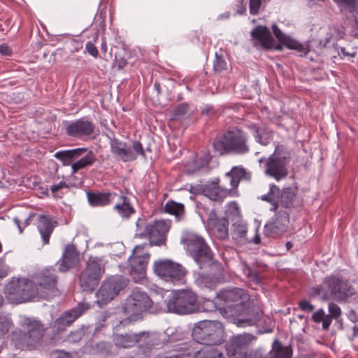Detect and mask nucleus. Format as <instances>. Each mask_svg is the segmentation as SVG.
I'll return each mask as SVG.
<instances>
[{
    "mask_svg": "<svg viewBox=\"0 0 358 358\" xmlns=\"http://www.w3.org/2000/svg\"><path fill=\"white\" fill-rule=\"evenodd\" d=\"M21 329L13 331L11 341L17 349L36 347L43 337L45 329L43 324L32 317H24L20 322Z\"/></svg>",
    "mask_w": 358,
    "mask_h": 358,
    "instance_id": "nucleus-3",
    "label": "nucleus"
},
{
    "mask_svg": "<svg viewBox=\"0 0 358 358\" xmlns=\"http://www.w3.org/2000/svg\"><path fill=\"white\" fill-rule=\"evenodd\" d=\"M271 156L278 159H283V161L287 162H289L290 159V153L283 145H277L273 153Z\"/></svg>",
    "mask_w": 358,
    "mask_h": 358,
    "instance_id": "nucleus-46",
    "label": "nucleus"
},
{
    "mask_svg": "<svg viewBox=\"0 0 358 358\" xmlns=\"http://www.w3.org/2000/svg\"><path fill=\"white\" fill-rule=\"evenodd\" d=\"M266 175L271 176L279 181L288 175V169L287 165L288 162L283 161V159H278L273 157L269 156L266 160Z\"/></svg>",
    "mask_w": 358,
    "mask_h": 358,
    "instance_id": "nucleus-20",
    "label": "nucleus"
},
{
    "mask_svg": "<svg viewBox=\"0 0 358 358\" xmlns=\"http://www.w3.org/2000/svg\"><path fill=\"white\" fill-rule=\"evenodd\" d=\"M243 313L238 319V324L241 326H252L257 324L261 319L263 312L261 308L256 304L249 303L246 307L242 308Z\"/></svg>",
    "mask_w": 358,
    "mask_h": 358,
    "instance_id": "nucleus-23",
    "label": "nucleus"
},
{
    "mask_svg": "<svg viewBox=\"0 0 358 358\" xmlns=\"http://www.w3.org/2000/svg\"><path fill=\"white\" fill-rule=\"evenodd\" d=\"M162 336L164 337V335L156 332L143 331L138 334L137 343H139L143 353L147 354L152 349L159 348L163 345Z\"/></svg>",
    "mask_w": 358,
    "mask_h": 358,
    "instance_id": "nucleus-21",
    "label": "nucleus"
},
{
    "mask_svg": "<svg viewBox=\"0 0 358 358\" xmlns=\"http://www.w3.org/2000/svg\"><path fill=\"white\" fill-rule=\"evenodd\" d=\"M152 306V301L143 292L134 289L127 298L123 305V312L129 315L128 317L121 321L123 325L141 319V313L148 310Z\"/></svg>",
    "mask_w": 358,
    "mask_h": 358,
    "instance_id": "nucleus-7",
    "label": "nucleus"
},
{
    "mask_svg": "<svg viewBox=\"0 0 358 358\" xmlns=\"http://www.w3.org/2000/svg\"><path fill=\"white\" fill-rule=\"evenodd\" d=\"M170 226V222L165 220H157L150 224L147 236L150 245L158 246L164 245Z\"/></svg>",
    "mask_w": 358,
    "mask_h": 358,
    "instance_id": "nucleus-17",
    "label": "nucleus"
},
{
    "mask_svg": "<svg viewBox=\"0 0 358 358\" xmlns=\"http://www.w3.org/2000/svg\"><path fill=\"white\" fill-rule=\"evenodd\" d=\"M153 271L161 279L173 283L182 282L187 273L183 266L170 259L155 261Z\"/></svg>",
    "mask_w": 358,
    "mask_h": 358,
    "instance_id": "nucleus-10",
    "label": "nucleus"
},
{
    "mask_svg": "<svg viewBox=\"0 0 358 358\" xmlns=\"http://www.w3.org/2000/svg\"><path fill=\"white\" fill-rule=\"evenodd\" d=\"M245 273L255 284H259L260 282V278L257 271H252L248 268L245 269Z\"/></svg>",
    "mask_w": 358,
    "mask_h": 358,
    "instance_id": "nucleus-58",
    "label": "nucleus"
},
{
    "mask_svg": "<svg viewBox=\"0 0 358 358\" xmlns=\"http://www.w3.org/2000/svg\"><path fill=\"white\" fill-rule=\"evenodd\" d=\"M13 324L12 320L9 318L0 319V338L3 337L9 331Z\"/></svg>",
    "mask_w": 358,
    "mask_h": 358,
    "instance_id": "nucleus-53",
    "label": "nucleus"
},
{
    "mask_svg": "<svg viewBox=\"0 0 358 358\" xmlns=\"http://www.w3.org/2000/svg\"><path fill=\"white\" fill-rule=\"evenodd\" d=\"M257 337L250 334H243L233 336L231 339V346L234 348V352H241V350L248 348Z\"/></svg>",
    "mask_w": 358,
    "mask_h": 358,
    "instance_id": "nucleus-33",
    "label": "nucleus"
},
{
    "mask_svg": "<svg viewBox=\"0 0 358 358\" xmlns=\"http://www.w3.org/2000/svg\"><path fill=\"white\" fill-rule=\"evenodd\" d=\"M31 282L38 287L39 294L56 295L58 293L57 288V276L53 266L48 267L34 274Z\"/></svg>",
    "mask_w": 358,
    "mask_h": 358,
    "instance_id": "nucleus-11",
    "label": "nucleus"
},
{
    "mask_svg": "<svg viewBox=\"0 0 358 358\" xmlns=\"http://www.w3.org/2000/svg\"><path fill=\"white\" fill-rule=\"evenodd\" d=\"M115 60L119 69H124L127 64V59L123 56H122L119 52L115 53Z\"/></svg>",
    "mask_w": 358,
    "mask_h": 358,
    "instance_id": "nucleus-59",
    "label": "nucleus"
},
{
    "mask_svg": "<svg viewBox=\"0 0 358 358\" xmlns=\"http://www.w3.org/2000/svg\"><path fill=\"white\" fill-rule=\"evenodd\" d=\"M9 272V266L2 260H0V280L6 277Z\"/></svg>",
    "mask_w": 358,
    "mask_h": 358,
    "instance_id": "nucleus-62",
    "label": "nucleus"
},
{
    "mask_svg": "<svg viewBox=\"0 0 358 358\" xmlns=\"http://www.w3.org/2000/svg\"><path fill=\"white\" fill-rule=\"evenodd\" d=\"M111 152L116 157L126 162L133 161L136 159L137 155L145 157V152L141 143L138 141H134L132 148L127 145L125 143L119 141L117 139L110 141Z\"/></svg>",
    "mask_w": 358,
    "mask_h": 358,
    "instance_id": "nucleus-14",
    "label": "nucleus"
},
{
    "mask_svg": "<svg viewBox=\"0 0 358 358\" xmlns=\"http://www.w3.org/2000/svg\"><path fill=\"white\" fill-rule=\"evenodd\" d=\"M114 210L124 219L130 217L136 212L129 199L122 195L120 196V201L114 206Z\"/></svg>",
    "mask_w": 358,
    "mask_h": 358,
    "instance_id": "nucleus-32",
    "label": "nucleus"
},
{
    "mask_svg": "<svg viewBox=\"0 0 358 358\" xmlns=\"http://www.w3.org/2000/svg\"><path fill=\"white\" fill-rule=\"evenodd\" d=\"M90 164V152L85 155L83 158L72 164L71 168L73 173L88 166Z\"/></svg>",
    "mask_w": 358,
    "mask_h": 358,
    "instance_id": "nucleus-52",
    "label": "nucleus"
},
{
    "mask_svg": "<svg viewBox=\"0 0 358 358\" xmlns=\"http://www.w3.org/2000/svg\"><path fill=\"white\" fill-rule=\"evenodd\" d=\"M112 194L109 192H91V206H105L110 204Z\"/></svg>",
    "mask_w": 358,
    "mask_h": 358,
    "instance_id": "nucleus-38",
    "label": "nucleus"
},
{
    "mask_svg": "<svg viewBox=\"0 0 358 358\" xmlns=\"http://www.w3.org/2000/svg\"><path fill=\"white\" fill-rule=\"evenodd\" d=\"M149 226L146 220L144 218H138L136 222V234L140 237H147L149 230Z\"/></svg>",
    "mask_w": 358,
    "mask_h": 358,
    "instance_id": "nucleus-48",
    "label": "nucleus"
},
{
    "mask_svg": "<svg viewBox=\"0 0 358 358\" xmlns=\"http://www.w3.org/2000/svg\"><path fill=\"white\" fill-rule=\"evenodd\" d=\"M231 358H269V357H265L263 355L262 348H258L255 350H251L249 352H238L233 353Z\"/></svg>",
    "mask_w": 358,
    "mask_h": 358,
    "instance_id": "nucleus-45",
    "label": "nucleus"
},
{
    "mask_svg": "<svg viewBox=\"0 0 358 358\" xmlns=\"http://www.w3.org/2000/svg\"><path fill=\"white\" fill-rule=\"evenodd\" d=\"M80 260V254L74 245L68 244L64 247L62 257L56 263L61 273H66L77 266Z\"/></svg>",
    "mask_w": 358,
    "mask_h": 358,
    "instance_id": "nucleus-18",
    "label": "nucleus"
},
{
    "mask_svg": "<svg viewBox=\"0 0 358 358\" xmlns=\"http://www.w3.org/2000/svg\"><path fill=\"white\" fill-rule=\"evenodd\" d=\"M128 284L129 280L121 275H115L108 278L103 281L101 287L97 291L95 303L99 307L107 304L117 296L120 291L123 290Z\"/></svg>",
    "mask_w": 358,
    "mask_h": 358,
    "instance_id": "nucleus-8",
    "label": "nucleus"
},
{
    "mask_svg": "<svg viewBox=\"0 0 358 358\" xmlns=\"http://www.w3.org/2000/svg\"><path fill=\"white\" fill-rule=\"evenodd\" d=\"M233 232L238 238H245L247 234V227L242 223H236L233 224Z\"/></svg>",
    "mask_w": 358,
    "mask_h": 358,
    "instance_id": "nucleus-54",
    "label": "nucleus"
},
{
    "mask_svg": "<svg viewBox=\"0 0 358 358\" xmlns=\"http://www.w3.org/2000/svg\"><path fill=\"white\" fill-rule=\"evenodd\" d=\"M196 282L202 287L213 289L215 286L216 279L209 275L199 273Z\"/></svg>",
    "mask_w": 358,
    "mask_h": 358,
    "instance_id": "nucleus-44",
    "label": "nucleus"
},
{
    "mask_svg": "<svg viewBox=\"0 0 358 358\" xmlns=\"http://www.w3.org/2000/svg\"><path fill=\"white\" fill-rule=\"evenodd\" d=\"M272 29L277 39L289 49L296 50L300 52H306V48L303 45L301 44L296 40L284 34L275 24L272 25Z\"/></svg>",
    "mask_w": 358,
    "mask_h": 358,
    "instance_id": "nucleus-28",
    "label": "nucleus"
},
{
    "mask_svg": "<svg viewBox=\"0 0 358 358\" xmlns=\"http://www.w3.org/2000/svg\"><path fill=\"white\" fill-rule=\"evenodd\" d=\"M106 261L103 257H94L91 260V286H96L105 273Z\"/></svg>",
    "mask_w": 358,
    "mask_h": 358,
    "instance_id": "nucleus-30",
    "label": "nucleus"
},
{
    "mask_svg": "<svg viewBox=\"0 0 358 358\" xmlns=\"http://www.w3.org/2000/svg\"><path fill=\"white\" fill-rule=\"evenodd\" d=\"M313 290L324 301L331 299L343 302L355 294V289L348 280L334 275L325 277L322 285L314 287Z\"/></svg>",
    "mask_w": 358,
    "mask_h": 358,
    "instance_id": "nucleus-2",
    "label": "nucleus"
},
{
    "mask_svg": "<svg viewBox=\"0 0 358 358\" xmlns=\"http://www.w3.org/2000/svg\"><path fill=\"white\" fill-rule=\"evenodd\" d=\"M189 111V106L187 103H182L178 105L173 110V119H180L183 117Z\"/></svg>",
    "mask_w": 358,
    "mask_h": 358,
    "instance_id": "nucleus-50",
    "label": "nucleus"
},
{
    "mask_svg": "<svg viewBox=\"0 0 358 358\" xmlns=\"http://www.w3.org/2000/svg\"><path fill=\"white\" fill-rule=\"evenodd\" d=\"M334 1L347 11L358 14V0H334Z\"/></svg>",
    "mask_w": 358,
    "mask_h": 358,
    "instance_id": "nucleus-43",
    "label": "nucleus"
},
{
    "mask_svg": "<svg viewBox=\"0 0 358 358\" xmlns=\"http://www.w3.org/2000/svg\"><path fill=\"white\" fill-rule=\"evenodd\" d=\"M213 147L214 152L220 155H245L250 150L247 133L237 127L230 128L222 135L216 137Z\"/></svg>",
    "mask_w": 358,
    "mask_h": 358,
    "instance_id": "nucleus-1",
    "label": "nucleus"
},
{
    "mask_svg": "<svg viewBox=\"0 0 358 358\" xmlns=\"http://www.w3.org/2000/svg\"><path fill=\"white\" fill-rule=\"evenodd\" d=\"M328 310L329 313L327 315L326 320L324 321V330H328L331 324L332 320H338L342 314L341 308L334 302L329 303Z\"/></svg>",
    "mask_w": 358,
    "mask_h": 358,
    "instance_id": "nucleus-40",
    "label": "nucleus"
},
{
    "mask_svg": "<svg viewBox=\"0 0 358 358\" xmlns=\"http://www.w3.org/2000/svg\"><path fill=\"white\" fill-rule=\"evenodd\" d=\"M164 358H189V347Z\"/></svg>",
    "mask_w": 358,
    "mask_h": 358,
    "instance_id": "nucleus-60",
    "label": "nucleus"
},
{
    "mask_svg": "<svg viewBox=\"0 0 358 358\" xmlns=\"http://www.w3.org/2000/svg\"><path fill=\"white\" fill-rule=\"evenodd\" d=\"M296 189L285 187L280 190L278 197V206L280 205L285 208H292L296 196Z\"/></svg>",
    "mask_w": 358,
    "mask_h": 358,
    "instance_id": "nucleus-34",
    "label": "nucleus"
},
{
    "mask_svg": "<svg viewBox=\"0 0 358 358\" xmlns=\"http://www.w3.org/2000/svg\"><path fill=\"white\" fill-rule=\"evenodd\" d=\"M225 177L229 180L231 190L238 187L241 180H249L250 174L245 169L239 166L233 167L231 171L225 174Z\"/></svg>",
    "mask_w": 358,
    "mask_h": 358,
    "instance_id": "nucleus-31",
    "label": "nucleus"
},
{
    "mask_svg": "<svg viewBox=\"0 0 358 358\" xmlns=\"http://www.w3.org/2000/svg\"><path fill=\"white\" fill-rule=\"evenodd\" d=\"M248 128L252 132L255 141L261 145H268L273 138V131L264 125L251 124Z\"/></svg>",
    "mask_w": 358,
    "mask_h": 358,
    "instance_id": "nucleus-26",
    "label": "nucleus"
},
{
    "mask_svg": "<svg viewBox=\"0 0 358 358\" xmlns=\"http://www.w3.org/2000/svg\"><path fill=\"white\" fill-rule=\"evenodd\" d=\"M105 18H106V11L103 10H101L98 14L96 15L94 17V21L97 23L100 27V30L101 31L104 29L105 26Z\"/></svg>",
    "mask_w": 358,
    "mask_h": 358,
    "instance_id": "nucleus-56",
    "label": "nucleus"
},
{
    "mask_svg": "<svg viewBox=\"0 0 358 358\" xmlns=\"http://www.w3.org/2000/svg\"><path fill=\"white\" fill-rule=\"evenodd\" d=\"M90 264L87 263V269L83 271L80 275V284L84 291H87L90 289V271L88 268Z\"/></svg>",
    "mask_w": 358,
    "mask_h": 358,
    "instance_id": "nucleus-51",
    "label": "nucleus"
},
{
    "mask_svg": "<svg viewBox=\"0 0 358 358\" xmlns=\"http://www.w3.org/2000/svg\"><path fill=\"white\" fill-rule=\"evenodd\" d=\"M56 225L57 222H53L50 217L45 215H40L37 229L41 234L43 244L49 243L50 237Z\"/></svg>",
    "mask_w": 358,
    "mask_h": 358,
    "instance_id": "nucleus-27",
    "label": "nucleus"
},
{
    "mask_svg": "<svg viewBox=\"0 0 358 358\" xmlns=\"http://www.w3.org/2000/svg\"><path fill=\"white\" fill-rule=\"evenodd\" d=\"M164 208L166 213L174 215L178 219H180L185 214L184 205L172 200L166 202Z\"/></svg>",
    "mask_w": 358,
    "mask_h": 358,
    "instance_id": "nucleus-41",
    "label": "nucleus"
},
{
    "mask_svg": "<svg viewBox=\"0 0 358 358\" xmlns=\"http://www.w3.org/2000/svg\"><path fill=\"white\" fill-rule=\"evenodd\" d=\"M88 308V304L79 303L76 308L64 311L55 321V327L59 331L64 330L86 312Z\"/></svg>",
    "mask_w": 358,
    "mask_h": 358,
    "instance_id": "nucleus-19",
    "label": "nucleus"
},
{
    "mask_svg": "<svg viewBox=\"0 0 358 358\" xmlns=\"http://www.w3.org/2000/svg\"><path fill=\"white\" fill-rule=\"evenodd\" d=\"M168 312L189 314L197 310V296L194 292L182 289L176 292L166 302Z\"/></svg>",
    "mask_w": 358,
    "mask_h": 358,
    "instance_id": "nucleus-9",
    "label": "nucleus"
},
{
    "mask_svg": "<svg viewBox=\"0 0 358 358\" xmlns=\"http://www.w3.org/2000/svg\"><path fill=\"white\" fill-rule=\"evenodd\" d=\"M87 331L88 327L83 326L81 328L71 331L67 337V341L70 343H78L83 338Z\"/></svg>",
    "mask_w": 358,
    "mask_h": 358,
    "instance_id": "nucleus-47",
    "label": "nucleus"
},
{
    "mask_svg": "<svg viewBox=\"0 0 358 358\" xmlns=\"http://www.w3.org/2000/svg\"><path fill=\"white\" fill-rule=\"evenodd\" d=\"M87 148H78L72 150H66L58 151L55 154V157L61 161L64 165H69L73 161L76 160L81 157Z\"/></svg>",
    "mask_w": 358,
    "mask_h": 358,
    "instance_id": "nucleus-29",
    "label": "nucleus"
},
{
    "mask_svg": "<svg viewBox=\"0 0 358 358\" xmlns=\"http://www.w3.org/2000/svg\"><path fill=\"white\" fill-rule=\"evenodd\" d=\"M327 315L325 314L324 310L322 308L319 309L312 315L313 320L316 323L322 322V325L324 324V321L326 320Z\"/></svg>",
    "mask_w": 358,
    "mask_h": 358,
    "instance_id": "nucleus-55",
    "label": "nucleus"
},
{
    "mask_svg": "<svg viewBox=\"0 0 358 358\" xmlns=\"http://www.w3.org/2000/svg\"><path fill=\"white\" fill-rule=\"evenodd\" d=\"M208 224L213 233L220 240L229 236V220L226 217H218L214 210L209 213Z\"/></svg>",
    "mask_w": 358,
    "mask_h": 358,
    "instance_id": "nucleus-22",
    "label": "nucleus"
},
{
    "mask_svg": "<svg viewBox=\"0 0 358 358\" xmlns=\"http://www.w3.org/2000/svg\"><path fill=\"white\" fill-rule=\"evenodd\" d=\"M4 294L8 301L16 304L29 301L36 297H43L39 294L38 287L25 278H12L5 285Z\"/></svg>",
    "mask_w": 358,
    "mask_h": 358,
    "instance_id": "nucleus-5",
    "label": "nucleus"
},
{
    "mask_svg": "<svg viewBox=\"0 0 358 358\" xmlns=\"http://www.w3.org/2000/svg\"><path fill=\"white\" fill-rule=\"evenodd\" d=\"M292 349L291 346H283L280 341L275 340L269 353V358H292Z\"/></svg>",
    "mask_w": 358,
    "mask_h": 358,
    "instance_id": "nucleus-36",
    "label": "nucleus"
},
{
    "mask_svg": "<svg viewBox=\"0 0 358 358\" xmlns=\"http://www.w3.org/2000/svg\"><path fill=\"white\" fill-rule=\"evenodd\" d=\"M261 5L262 0H250V13L252 15L257 14Z\"/></svg>",
    "mask_w": 358,
    "mask_h": 358,
    "instance_id": "nucleus-57",
    "label": "nucleus"
},
{
    "mask_svg": "<svg viewBox=\"0 0 358 358\" xmlns=\"http://www.w3.org/2000/svg\"><path fill=\"white\" fill-rule=\"evenodd\" d=\"M99 31L95 34L94 37V43H91V56L105 58L107 53V45L103 36H101L100 40L99 39Z\"/></svg>",
    "mask_w": 358,
    "mask_h": 358,
    "instance_id": "nucleus-35",
    "label": "nucleus"
},
{
    "mask_svg": "<svg viewBox=\"0 0 358 358\" xmlns=\"http://www.w3.org/2000/svg\"><path fill=\"white\" fill-rule=\"evenodd\" d=\"M146 245H140L135 247L132 255L129 259L131 267L130 274L135 282L145 277L146 268L150 259V254L144 251Z\"/></svg>",
    "mask_w": 358,
    "mask_h": 358,
    "instance_id": "nucleus-12",
    "label": "nucleus"
},
{
    "mask_svg": "<svg viewBox=\"0 0 358 358\" xmlns=\"http://www.w3.org/2000/svg\"><path fill=\"white\" fill-rule=\"evenodd\" d=\"M280 194L279 187L274 185L271 184L269 186V191L267 194H264L259 197L262 201L268 202L272 204V208L271 210L276 212L278 208V197Z\"/></svg>",
    "mask_w": 358,
    "mask_h": 358,
    "instance_id": "nucleus-37",
    "label": "nucleus"
},
{
    "mask_svg": "<svg viewBox=\"0 0 358 358\" xmlns=\"http://www.w3.org/2000/svg\"><path fill=\"white\" fill-rule=\"evenodd\" d=\"M210 358H224L222 352L213 347L211 350V355Z\"/></svg>",
    "mask_w": 358,
    "mask_h": 358,
    "instance_id": "nucleus-64",
    "label": "nucleus"
},
{
    "mask_svg": "<svg viewBox=\"0 0 358 358\" xmlns=\"http://www.w3.org/2000/svg\"><path fill=\"white\" fill-rule=\"evenodd\" d=\"M289 215L286 210L276 211L273 220L264 226L265 236L278 238L285 234L289 228Z\"/></svg>",
    "mask_w": 358,
    "mask_h": 358,
    "instance_id": "nucleus-16",
    "label": "nucleus"
},
{
    "mask_svg": "<svg viewBox=\"0 0 358 358\" xmlns=\"http://www.w3.org/2000/svg\"><path fill=\"white\" fill-rule=\"evenodd\" d=\"M227 69V63L224 57L215 52V59L213 62V70L216 73H221Z\"/></svg>",
    "mask_w": 358,
    "mask_h": 358,
    "instance_id": "nucleus-49",
    "label": "nucleus"
},
{
    "mask_svg": "<svg viewBox=\"0 0 358 358\" xmlns=\"http://www.w3.org/2000/svg\"><path fill=\"white\" fill-rule=\"evenodd\" d=\"M299 306L302 310L306 312H311L315 308L314 306L306 300L301 301Z\"/></svg>",
    "mask_w": 358,
    "mask_h": 358,
    "instance_id": "nucleus-61",
    "label": "nucleus"
},
{
    "mask_svg": "<svg viewBox=\"0 0 358 358\" xmlns=\"http://www.w3.org/2000/svg\"><path fill=\"white\" fill-rule=\"evenodd\" d=\"M213 346H204L200 350L189 347V358H210Z\"/></svg>",
    "mask_w": 358,
    "mask_h": 358,
    "instance_id": "nucleus-42",
    "label": "nucleus"
},
{
    "mask_svg": "<svg viewBox=\"0 0 358 358\" xmlns=\"http://www.w3.org/2000/svg\"><path fill=\"white\" fill-rule=\"evenodd\" d=\"M0 54L3 56H10L13 54L11 48L6 44L0 45Z\"/></svg>",
    "mask_w": 358,
    "mask_h": 358,
    "instance_id": "nucleus-63",
    "label": "nucleus"
},
{
    "mask_svg": "<svg viewBox=\"0 0 358 358\" xmlns=\"http://www.w3.org/2000/svg\"><path fill=\"white\" fill-rule=\"evenodd\" d=\"M219 182V179L217 178L206 184L191 186V191L194 194H203L211 201L220 202L227 196L231 189L221 187Z\"/></svg>",
    "mask_w": 358,
    "mask_h": 358,
    "instance_id": "nucleus-15",
    "label": "nucleus"
},
{
    "mask_svg": "<svg viewBox=\"0 0 358 358\" xmlns=\"http://www.w3.org/2000/svg\"><path fill=\"white\" fill-rule=\"evenodd\" d=\"M181 241L187 252L201 269L210 268L215 264L213 254L203 237L187 233L182 236Z\"/></svg>",
    "mask_w": 358,
    "mask_h": 358,
    "instance_id": "nucleus-4",
    "label": "nucleus"
},
{
    "mask_svg": "<svg viewBox=\"0 0 358 358\" xmlns=\"http://www.w3.org/2000/svg\"><path fill=\"white\" fill-rule=\"evenodd\" d=\"M217 298L226 310L237 313L243 306V301L248 299V294L243 289L234 288L220 291L217 294Z\"/></svg>",
    "mask_w": 358,
    "mask_h": 358,
    "instance_id": "nucleus-13",
    "label": "nucleus"
},
{
    "mask_svg": "<svg viewBox=\"0 0 358 358\" xmlns=\"http://www.w3.org/2000/svg\"><path fill=\"white\" fill-rule=\"evenodd\" d=\"M65 131L68 136L80 137L90 134V121L81 118L73 122H66Z\"/></svg>",
    "mask_w": 358,
    "mask_h": 358,
    "instance_id": "nucleus-25",
    "label": "nucleus"
},
{
    "mask_svg": "<svg viewBox=\"0 0 358 358\" xmlns=\"http://www.w3.org/2000/svg\"><path fill=\"white\" fill-rule=\"evenodd\" d=\"M251 37L255 41V45L259 43L266 50L272 49L274 39L268 28L265 26H257L251 31Z\"/></svg>",
    "mask_w": 358,
    "mask_h": 358,
    "instance_id": "nucleus-24",
    "label": "nucleus"
},
{
    "mask_svg": "<svg viewBox=\"0 0 358 358\" xmlns=\"http://www.w3.org/2000/svg\"><path fill=\"white\" fill-rule=\"evenodd\" d=\"M138 334H117L114 337L115 344L121 348H130L137 343Z\"/></svg>",
    "mask_w": 358,
    "mask_h": 358,
    "instance_id": "nucleus-39",
    "label": "nucleus"
},
{
    "mask_svg": "<svg viewBox=\"0 0 358 358\" xmlns=\"http://www.w3.org/2000/svg\"><path fill=\"white\" fill-rule=\"evenodd\" d=\"M223 334V327L220 322L203 320L195 324L192 335L197 343L206 346H212L224 341Z\"/></svg>",
    "mask_w": 358,
    "mask_h": 358,
    "instance_id": "nucleus-6",
    "label": "nucleus"
}]
</instances>
